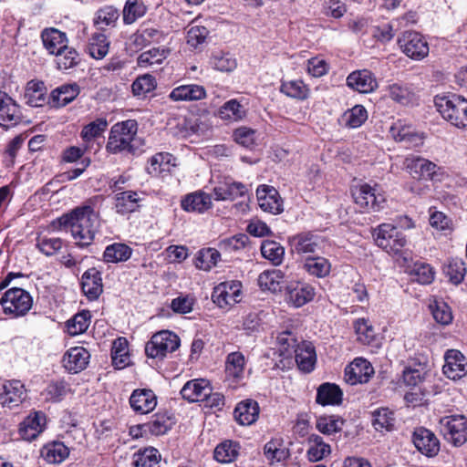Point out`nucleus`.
I'll return each instance as SVG.
<instances>
[{"mask_svg":"<svg viewBox=\"0 0 467 467\" xmlns=\"http://www.w3.org/2000/svg\"><path fill=\"white\" fill-rule=\"evenodd\" d=\"M59 230L70 231L77 245L91 244L99 226V215L90 206L78 207L57 220Z\"/></svg>","mask_w":467,"mask_h":467,"instance_id":"1","label":"nucleus"},{"mask_svg":"<svg viewBox=\"0 0 467 467\" xmlns=\"http://www.w3.org/2000/svg\"><path fill=\"white\" fill-rule=\"evenodd\" d=\"M435 107L442 118L451 125L467 128V99L457 94L436 96Z\"/></svg>","mask_w":467,"mask_h":467,"instance_id":"2","label":"nucleus"},{"mask_svg":"<svg viewBox=\"0 0 467 467\" xmlns=\"http://www.w3.org/2000/svg\"><path fill=\"white\" fill-rule=\"evenodd\" d=\"M137 134V123L135 120L114 124L109 132L106 149L109 153L117 154L121 151L133 152L135 148L132 141Z\"/></svg>","mask_w":467,"mask_h":467,"instance_id":"3","label":"nucleus"},{"mask_svg":"<svg viewBox=\"0 0 467 467\" xmlns=\"http://www.w3.org/2000/svg\"><path fill=\"white\" fill-rule=\"evenodd\" d=\"M5 315L11 318L26 316L33 306V297L25 289L13 287L6 290L0 299Z\"/></svg>","mask_w":467,"mask_h":467,"instance_id":"4","label":"nucleus"},{"mask_svg":"<svg viewBox=\"0 0 467 467\" xmlns=\"http://www.w3.org/2000/svg\"><path fill=\"white\" fill-rule=\"evenodd\" d=\"M373 236L379 247L393 255L400 254L407 244V239L403 233L390 223L379 225L373 231Z\"/></svg>","mask_w":467,"mask_h":467,"instance_id":"5","label":"nucleus"},{"mask_svg":"<svg viewBox=\"0 0 467 467\" xmlns=\"http://www.w3.org/2000/svg\"><path fill=\"white\" fill-rule=\"evenodd\" d=\"M438 428L444 440L455 447L467 441V418L463 415L444 416L440 419Z\"/></svg>","mask_w":467,"mask_h":467,"instance_id":"6","label":"nucleus"},{"mask_svg":"<svg viewBox=\"0 0 467 467\" xmlns=\"http://www.w3.org/2000/svg\"><path fill=\"white\" fill-rule=\"evenodd\" d=\"M180 346V338L171 331L162 330L155 333L145 346V353L150 358H163Z\"/></svg>","mask_w":467,"mask_h":467,"instance_id":"7","label":"nucleus"},{"mask_svg":"<svg viewBox=\"0 0 467 467\" xmlns=\"http://www.w3.org/2000/svg\"><path fill=\"white\" fill-rule=\"evenodd\" d=\"M401 51L413 60H421L429 54L427 40L418 32L406 31L398 39Z\"/></svg>","mask_w":467,"mask_h":467,"instance_id":"8","label":"nucleus"},{"mask_svg":"<svg viewBox=\"0 0 467 467\" xmlns=\"http://www.w3.org/2000/svg\"><path fill=\"white\" fill-rule=\"evenodd\" d=\"M242 283L240 281H225L216 285L212 299L219 307L232 306L241 300Z\"/></svg>","mask_w":467,"mask_h":467,"instance_id":"9","label":"nucleus"},{"mask_svg":"<svg viewBox=\"0 0 467 467\" xmlns=\"http://www.w3.org/2000/svg\"><path fill=\"white\" fill-rule=\"evenodd\" d=\"M315 288L304 282L292 281L285 288V301L295 307H300L313 300Z\"/></svg>","mask_w":467,"mask_h":467,"instance_id":"10","label":"nucleus"},{"mask_svg":"<svg viewBox=\"0 0 467 467\" xmlns=\"http://www.w3.org/2000/svg\"><path fill=\"white\" fill-rule=\"evenodd\" d=\"M390 133L397 142L402 143L408 149L419 148L424 144V133L417 131L410 125L397 122L390 128Z\"/></svg>","mask_w":467,"mask_h":467,"instance_id":"11","label":"nucleus"},{"mask_svg":"<svg viewBox=\"0 0 467 467\" xmlns=\"http://www.w3.org/2000/svg\"><path fill=\"white\" fill-rule=\"evenodd\" d=\"M20 106L6 92L0 91V126L10 128L22 121Z\"/></svg>","mask_w":467,"mask_h":467,"instance_id":"12","label":"nucleus"},{"mask_svg":"<svg viewBox=\"0 0 467 467\" xmlns=\"http://www.w3.org/2000/svg\"><path fill=\"white\" fill-rule=\"evenodd\" d=\"M374 374V368L365 358H357L345 368V381L350 385L366 383Z\"/></svg>","mask_w":467,"mask_h":467,"instance_id":"13","label":"nucleus"},{"mask_svg":"<svg viewBox=\"0 0 467 467\" xmlns=\"http://www.w3.org/2000/svg\"><path fill=\"white\" fill-rule=\"evenodd\" d=\"M26 399V389L19 380H9L3 384L0 391V403L3 407L14 409Z\"/></svg>","mask_w":467,"mask_h":467,"instance_id":"14","label":"nucleus"},{"mask_svg":"<svg viewBox=\"0 0 467 467\" xmlns=\"http://www.w3.org/2000/svg\"><path fill=\"white\" fill-rule=\"evenodd\" d=\"M445 364L442 368L444 375L449 379H460L467 374V361L465 357L456 349L446 351Z\"/></svg>","mask_w":467,"mask_h":467,"instance_id":"15","label":"nucleus"},{"mask_svg":"<svg viewBox=\"0 0 467 467\" xmlns=\"http://www.w3.org/2000/svg\"><path fill=\"white\" fill-rule=\"evenodd\" d=\"M165 35L154 27H141L130 37L129 48L137 52L147 46L154 43H161L164 40Z\"/></svg>","mask_w":467,"mask_h":467,"instance_id":"16","label":"nucleus"},{"mask_svg":"<svg viewBox=\"0 0 467 467\" xmlns=\"http://www.w3.org/2000/svg\"><path fill=\"white\" fill-rule=\"evenodd\" d=\"M352 196L355 202L364 209L378 211L380 208V202H384V197L376 194V189L368 184H361L352 189Z\"/></svg>","mask_w":467,"mask_h":467,"instance_id":"17","label":"nucleus"},{"mask_svg":"<svg viewBox=\"0 0 467 467\" xmlns=\"http://www.w3.org/2000/svg\"><path fill=\"white\" fill-rule=\"evenodd\" d=\"M412 441L417 450L428 457L437 455L440 451L439 440L432 431L425 428L416 429Z\"/></svg>","mask_w":467,"mask_h":467,"instance_id":"18","label":"nucleus"},{"mask_svg":"<svg viewBox=\"0 0 467 467\" xmlns=\"http://www.w3.org/2000/svg\"><path fill=\"white\" fill-rule=\"evenodd\" d=\"M347 85L360 93H371L379 87L374 74L368 69L356 70L347 78Z\"/></svg>","mask_w":467,"mask_h":467,"instance_id":"19","label":"nucleus"},{"mask_svg":"<svg viewBox=\"0 0 467 467\" xmlns=\"http://www.w3.org/2000/svg\"><path fill=\"white\" fill-rule=\"evenodd\" d=\"M130 404L132 410L140 414H148L157 406V396L151 389H135L130 397Z\"/></svg>","mask_w":467,"mask_h":467,"instance_id":"20","label":"nucleus"},{"mask_svg":"<svg viewBox=\"0 0 467 467\" xmlns=\"http://www.w3.org/2000/svg\"><path fill=\"white\" fill-rule=\"evenodd\" d=\"M212 388L208 380L198 379L190 380L181 389V395L190 402H198L211 398Z\"/></svg>","mask_w":467,"mask_h":467,"instance_id":"21","label":"nucleus"},{"mask_svg":"<svg viewBox=\"0 0 467 467\" xmlns=\"http://www.w3.org/2000/svg\"><path fill=\"white\" fill-rule=\"evenodd\" d=\"M177 159L169 152H158L152 155L147 162L148 174H162L175 172Z\"/></svg>","mask_w":467,"mask_h":467,"instance_id":"22","label":"nucleus"},{"mask_svg":"<svg viewBox=\"0 0 467 467\" xmlns=\"http://www.w3.org/2000/svg\"><path fill=\"white\" fill-rule=\"evenodd\" d=\"M289 244L298 254H314L321 248L322 239L311 233H301L292 236Z\"/></svg>","mask_w":467,"mask_h":467,"instance_id":"23","label":"nucleus"},{"mask_svg":"<svg viewBox=\"0 0 467 467\" xmlns=\"http://www.w3.org/2000/svg\"><path fill=\"white\" fill-rule=\"evenodd\" d=\"M43 46L50 55H59L68 44L67 34L55 28H45L41 32Z\"/></svg>","mask_w":467,"mask_h":467,"instance_id":"24","label":"nucleus"},{"mask_svg":"<svg viewBox=\"0 0 467 467\" xmlns=\"http://www.w3.org/2000/svg\"><path fill=\"white\" fill-rule=\"evenodd\" d=\"M46 416L44 413L36 411L28 415L19 427V434L23 440L31 441L35 440L44 430Z\"/></svg>","mask_w":467,"mask_h":467,"instance_id":"25","label":"nucleus"},{"mask_svg":"<svg viewBox=\"0 0 467 467\" xmlns=\"http://www.w3.org/2000/svg\"><path fill=\"white\" fill-rule=\"evenodd\" d=\"M402 170L409 174L436 175L438 166L421 156L410 155L403 161Z\"/></svg>","mask_w":467,"mask_h":467,"instance_id":"26","label":"nucleus"},{"mask_svg":"<svg viewBox=\"0 0 467 467\" xmlns=\"http://www.w3.org/2000/svg\"><path fill=\"white\" fill-rule=\"evenodd\" d=\"M257 199L260 208L272 214H279L283 212V202L277 191L273 187L263 186L257 189Z\"/></svg>","mask_w":467,"mask_h":467,"instance_id":"27","label":"nucleus"},{"mask_svg":"<svg viewBox=\"0 0 467 467\" xmlns=\"http://www.w3.org/2000/svg\"><path fill=\"white\" fill-rule=\"evenodd\" d=\"M90 355L88 351L82 347L69 348L63 357L64 368L74 373L80 372L86 368L88 364Z\"/></svg>","mask_w":467,"mask_h":467,"instance_id":"28","label":"nucleus"},{"mask_svg":"<svg viewBox=\"0 0 467 467\" xmlns=\"http://www.w3.org/2000/svg\"><path fill=\"white\" fill-rule=\"evenodd\" d=\"M293 357L300 370L311 372L317 362L315 347L309 341H302L297 345Z\"/></svg>","mask_w":467,"mask_h":467,"instance_id":"29","label":"nucleus"},{"mask_svg":"<svg viewBox=\"0 0 467 467\" xmlns=\"http://www.w3.org/2000/svg\"><path fill=\"white\" fill-rule=\"evenodd\" d=\"M259 410V405L255 400H245L235 407L234 419L240 425L249 426L257 420Z\"/></svg>","mask_w":467,"mask_h":467,"instance_id":"30","label":"nucleus"},{"mask_svg":"<svg viewBox=\"0 0 467 467\" xmlns=\"http://www.w3.org/2000/svg\"><path fill=\"white\" fill-rule=\"evenodd\" d=\"M78 94L79 87L77 84H65L51 92L48 104L53 108H61L72 102Z\"/></svg>","mask_w":467,"mask_h":467,"instance_id":"31","label":"nucleus"},{"mask_svg":"<svg viewBox=\"0 0 467 467\" xmlns=\"http://www.w3.org/2000/svg\"><path fill=\"white\" fill-rule=\"evenodd\" d=\"M81 287L89 299H97L103 291L102 278L96 268L88 269L82 275Z\"/></svg>","mask_w":467,"mask_h":467,"instance_id":"32","label":"nucleus"},{"mask_svg":"<svg viewBox=\"0 0 467 467\" xmlns=\"http://www.w3.org/2000/svg\"><path fill=\"white\" fill-rule=\"evenodd\" d=\"M169 97L173 101L201 100L206 97V90L197 84L182 85L173 88Z\"/></svg>","mask_w":467,"mask_h":467,"instance_id":"33","label":"nucleus"},{"mask_svg":"<svg viewBox=\"0 0 467 467\" xmlns=\"http://www.w3.org/2000/svg\"><path fill=\"white\" fill-rule=\"evenodd\" d=\"M246 192V186L237 182H221L213 189V194L217 201H233L244 196Z\"/></svg>","mask_w":467,"mask_h":467,"instance_id":"34","label":"nucleus"},{"mask_svg":"<svg viewBox=\"0 0 467 467\" xmlns=\"http://www.w3.org/2000/svg\"><path fill=\"white\" fill-rule=\"evenodd\" d=\"M342 397L343 392L337 385L326 382L318 387L316 401L322 406L339 405L342 402Z\"/></svg>","mask_w":467,"mask_h":467,"instance_id":"35","label":"nucleus"},{"mask_svg":"<svg viewBox=\"0 0 467 467\" xmlns=\"http://www.w3.org/2000/svg\"><path fill=\"white\" fill-rule=\"evenodd\" d=\"M182 207L187 212L204 213L212 207L211 196L203 192H195L185 196Z\"/></svg>","mask_w":467,"mask_h":467,"instance_id":"36","label":"nucleus"},{"mask_svg":"<svg viewBox=\"0 0 467 467\" xmlns=\"http://www.w3.org/2000/svg\"><path fill=\"white\" fill-rule=\"evenodd\" d=\"M170 49L164 47H153L142 52L137 58V65L140 68L153 67L160 66L168 57Z\"/></svg>","mask_w":467,"mask_h":467,"instance_id":"37","label":"nucleus"},{"mask_svg":"<svg viewBox=\"0 0 467 467\" xmlns=\"http://www.w3.org/2000/svg\"><path fill=\"white\" fill-rule=\"evenodd\" d=\"M304 270L310 275L324 278L331 271V263L323 256H307L303 265Z\"/></svg>","mask_w":467,"mask_h":467,"instance_id":"38","label":"nucleus"},{"mask_svg":"<svg viewBox=\"0 0 467 467\" xmlns=\"http://www.w3.org/2000/svg\"><path fill=\"white\" fill-rule=\"evenodd\" d=\"M308 443L309 448L306 451V457L312 462H319L331 453L330 445L326 443L319 435H310Z\"/></svg>","mask_w":467,"mask_h":467,"instance_id":"39","label":"nucleus"},{"mask_svg":"<svg viewBox=\"0 0 467 467\" xmlns=\"http://www.w3.org/2000/svg\"><path fill=\"white\" fill-rule=\"evenodd\" d=\"M387 96L401 105H408L414 99V92L404 83L393 82L386 87Z\"/></svg>","mask_w":467,"mask_h":467,"instance_id":"40","label":"nucleus"},{"mask_svg":"<svg viewBox=\"0 0 467 467\" xmlns=\"http://www.w3.org/2000/svg\"><path fill=\"white\" fill-rule=\"evenodd\" d=\"M140 201L136 192L126 191L117 193L115 196L116 212L120 214L133 213L139 208Z\"/></svg>","mask_w":467,"mask_h":467,"instance_id":"41","label":"nucleus"},{"mask_svg":"<svg viewBox=\"0 0 467 467\" xmlns=\"http://www.w3.org/2000/svg\"><path fill=\"white\" fill-rule=\"evenodd\" d=\"M285 274L279 269L265 270L258 276V285L263 290L273 293L281 291Z\"/></svg>","mask_w":467,"mask_h":467,"instance_id":"42","label":"nucleus"},{"mask_svg":"<svg viewBox=\"0 0 467 467\" xmlns=\"http://www.w3.org/2000/svg\"><path fill=\"white\" fill-rule=\"evenodd\" d=\"M24 98L31 107H41L47 101L46 88L43 82L29 81L26 87Z\"/></svg>","mask_w":467,"mask_h":467,"instance_id":"43","label":"nucleus"},{"mask_svg":"<svg viewBox=\"0 0 467 467\" xmlns=\"http://www.w3.org/2000/svg\"><path fill=\"white\" fill-rule=\"evenodd\" d=\"M107 128V119L105 118H98L83 127L80 137L86 145L88 146L96 139L102 137Z\"/></svg>","mask_w":467,"mask_h":467,"instance_id":"44","label":"nucleus"},{"mask_svg":"<svg viewBox=\"0 0 467 467\" xmlns=\"http://www.w3.org/2000/svg\"><path fill=\"white\" fill-rule=\"evenodd\" d=\"M249 237L244 234L234 235L219 242V250L226 254H234L247 248Z\"/></svg>","mask_w":467,"mask_h":467,"instance_id":"45","label":"nucleus"},{"mask_svg":"<svg viewBox=\"0 0 467 467\" xmlns=\"http://www.w3.org/2000/svg\"><path fill=\"white\" fill-rule=\"evenodd\" d=\"M161 454L153 447L139 450L133 455L134 467H160Z\"/></svg>","mask_w":467,"mask_h":467,"instance_id":"46","label":"nucleus"},{"mask_svg":"<svg viewBox=\"0 0 467 467\" xmlns=\"http://www.w3.org/2000/svg\"><path fill=\"white\" fill-rule=\"evenodd\" d=\"M68 448L60 441L47 444L42 450V456L48 463H60L68 457Z\"/></svg>","mask_w":467,"mask_h":467,"instance_id":"47","label":"nucleus"},{"mask_svg":"<svg viewBox=\"0 0 467 467\" xmlns=\"http://www.w3.org/2000/svg\"><path fill=\"white\" fill-rule=\"evenodd\" d=\"M280 91L285 96L298 100H305L309 96L308 87L300 79L283 81Z\"/></svg>","mask_w":467,"mask_h":467,"instance_id":"48","label":"nucleus"},{"mask_svg":"<svg viewBox=\"0 0 467 467\" xmlns=\"http://www.w3.org/2000/svg\"><path fill=\"white\" fill-rule=\"evenodd\" d=\"M109 41L102 33H94L89 38L88 51L96 59H102L109 53Z\"/></svg>","mask_w":467,"mask_h":467,"instance_id":"49","label":"nucleus"},{"mask_svg":"<svg viewBox=\"0 0 467 467\" xmlns=\"http://www.w3.org/2000/svg\"><path fill=\"white\" fill-rule=\"evenodd\" d=\"M245 109L236 99L226 101L218 111V116L224 120L239 121L245 117Z\"/></svg>","mask_w":467,"mask_h":467,"instance_id":"50","label":"nucleus"},{"mask_svg":"<svg viewBox=\"0 0 467 467\" xmlns=\"http://www.w3.org/2000/svg\"><path fill=\"white\" fill-rule=\"evenodd\" d=\"M221 258V253L215 248L200 250L194 259V265L201 270L209 271Z\"/></svg>","mask_w":467,"mask_h":467,"instance_id":"51","label":"nucleus"},{"mask_svg":"<svg viewBox=\"0 0 467 467\" xmlns=\"http://www.w3.org/2000/svg\"><path fill=\"white\" fill-rule=\"evenodd\" d=\"M111 358L114 367L118 369H121L129 364L130 357L126 338L119 337L113 342Z\"/></svg>","mask_w":467,"mask_h":467,"instance_id":"52","label":"nucleus"},{"mask_svg":"<svg viewBox=\"0 0 467 467\" xmlns=\"http://www.w3.org/2000/svg\"><path fill=\"white\" fill-rule=\"evenodd\" d=\"M277 350L283 358H293L294 352L299 343L290 331H283L276 337Z\"/></svg>","mask_w":467,"mask_h":467,"instance_id":"53","label":"nucleus"},{"mask_svg":"<svg viewBox=\"0 0 467 467\" xmlns=\"http://www.w3.org/2000/svg\"><path fill=\"white\" fill-rule=\"evenodd\" d=\"M244 356L241 352H232L227 356L225 372L228 377L240 379L244 370Z\"/></svg>","mask_w":467,"mask_h":467,"instance_id":"54","label":"nucleus"},{"mask_svg":"<svg viewBox=\"0 0 467 467\" xmlns=\"http://www.w3.org/2000/svg\"><path fill=\"white\" fill-rule=\"evenodd\" d=\"M344 422L343 419L335 415L321 416L317 419L316 428L325 435H331L341 431Z\"/></svg>","mask_w":467,"mask_h":467,"instance_id":"55","label":"nucleus"},{"mask_svg":"<svg viewBox=\"0 0 467 467\" xmlns=\"http://www.w3.org/2000/svg\"><path fill=\"white\" fill-rule=\"evenodd\" d=\"M131 255V249L124 244L109 245L103 254L104 260L109 263L127 261Z\"/></svg>","mask_w":467,"mask_h":467,"instance_id":"56","label":"nucleus"},{"mask_svg":"<svg viewBox=\"0 0 467 467\" xmlns=\"http://www.w3.org/2000/svg\"><path fill=\"white\" fill-rule=\"evenodd\" d=\"M261 254L273 265H279L283 261L285 249L279 243L267 240L264 241L261 245Z\"/></svg>","mask_w":467,"mask_h":467,"instance_id":"57","label":"nucleus"},{"mask_svg":"<svg viewBox=\"0 0 467 467\" xmlns=\"http://www.w3.org/2000/svg\"><path fill=\"white\" fill-rule=\"evenodd\" d=\"M345 125L350 129L360 127L368 119V111L362 105H356L342 116Z\"/></svg>","mask_w":467,"mask_h":467,"instance_id":"58","label":"nucleus"},{"mask_svg":"<svg viewBox=\"0 0 467 467\" xmlns=\"http://www.w3.org/2000/svg\"><path fill=\"white\" fill-rule=\"evenodd\" d=\"M210 64L213 68L222 72L233 71L237 66L236 59L223 51L214 52L210 58Z\"/></svg>","mask_w":467,"mask_h":467,"instance_id":"59","label":"nucleus"},{"mask_svg":"<svg viewBox=\"0 0 467 467\" xmlns=\"http://www.w3.org/2000/svg\"><path fill=\"white\" fill-rule=\"evenodd\" d=\"M90 324L89 311H82L76 314L67 323V332L71 336L84 333Z\"/></svg>","mask_w":467,"mask_h":467,"instance_id":"60","label":"nucleus"},{"mask_svg":"<svg viewBox=\"0 0 467 467\" xmlns=\"http://www.w3.org/2000/svg\"><path fill=\"white\" fill-rule=\"evenodd\" d=\"M172 422L170 417L165 415H155L154 420L142 424L144 432H150L152 435H162L165 434L171 428Z\"/></svg>","mask_w":467,"mask_h":467,"instance_id":"61","label":"nucleus"},{"mask_svg":"<svg viewBox=\"0 0 467 467\" xmlns=\"http://www.w3.org/2000/svg\"><path fill=\"white\" fill-rule=\"evenodd\" d=\"M146 5L142 0H127L123 10V19L127 24H132L145 15Z\"/></svg>","mask_w":467,"mask_h":467,"instance_id":"62","label":"nucleus"},{"mask_svg":"<svg viewBox=\"0 0 467 467\" xmlns=\"http://www.w3.org/2000/svg\"><path fill=\"white\" fill-rule=\"evenodd\" d=\"M430 309L435 321L442 326L451 323L453 317L451 307L443 301L435 300L430 304Z\"/></svg>","mask_w":467,"mask_h":467,"instance_id":"63","label":"nucleus"},{"mask_svg":"<svg viewBox=\"0 0 467 467\" xmlns=\"http://www.w3.org/2000/svg\"><path fill=\"white\" fill-rule=\"evenodd\" d=\"M372 425L377 431H389L394 425L393 413L387 408L375 410L372 414Z\"/></svg>","mask_w":467,"mask_h":467,"instance_id":"64","label":"nucleus"}]
</instances>
